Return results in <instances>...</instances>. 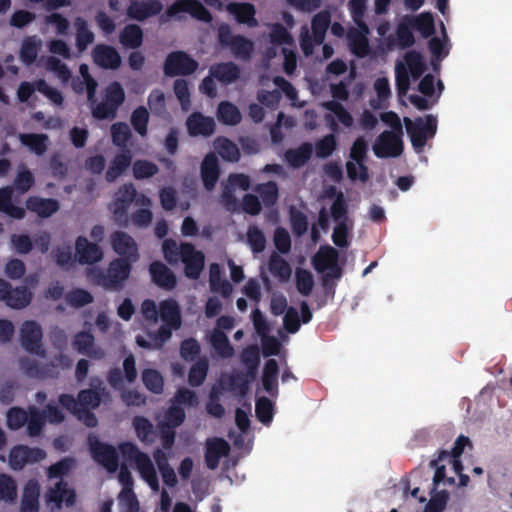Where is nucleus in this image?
<instances>
[{
  "label": "nucleus",
  "mask_w": 512,
  "mask_h": 512,
  "mask_svg": "<svg viewBox=\"0 0 512 512\" xmlns=\"http://www.w3.org/2000/svg\"><path fill=\"white\" fill-rule=\"evenodd\" d=\"M389 30L390 27L388 23H381L377 27V33L379 35L378 49L381 53H387L396 46V43L392 39L391 35H387Z\"/></svg>",
  "instance_id": "nucleus-63"
},
{
  "label": "nucleus",
  "mask_w": 512,
  "mask_h": 512,
  "mask_svg": "<svg viewBox=\"0 0 512 512\" xmlns=\"http://www.w3.org/2000/svg\"><path fill=\"white\" fill-rule=\"evenodd\" d=\"M412 25L424 36H430L434 31V19L430 13L423 12L410 18Z\"/></svg>",
  "instance_id": "nucleus-59"
},
{
  "label": "nucleus",
  "mask_w": 512,
  "mask_h": 512,
  "mask_svg": "<svg viewBox=\"0 0 512 512\" xmlns=\"http://www.w3.org/2000/svg\"><path fill=\"white\" fill-rule=\"evenodd\" d=\"M130 264L123 260H114L110 263L107 274L98 269H90L87 273L88 280L105 289H119L130 275Z\"/></svg>",
  "instance_id": "nucleus-10"
},
{
  "label": "nucleus",
  "mask_w": 512,
  "mask_h": 512,
  "mask_svg": "<svg viewBox=\"0 0 512 512\" xmlns=\"http://www.w3.org/2000/svg\"><path fill=\"white\" fill-rule=\"evenodd\" d=\"M425 70L423 57L417 52H408L396 64V81L399 93H407L411 81L417 80Z\"/></svg>",
  "instance_id": "nucleus-11"
},
{
  "label": "nucleus",
  "mask_w": 512,
  "mask_h": 512,
  "mask_svg": "<svg viewBox=\"0 0 512 512\" xmlns=\"http://www.w3.org/2000/svg\"><path fill=\"white\" fill-rule=\"evenodd\" d=\"M12 196L13 190L11 187L0 188V212L14 219H22L25 216V210L22 207L13 205Z\"/></svg>",
  "instance_id": "nucleus-41"
},
{
  "label": "nucleus",
  "mask_w": 512,
  "mask_h": 512,
  "mask_svg": "<svg viewBox=\"0 0 512 512\" xmlns=\"http://www.w3.org/2000/svg\"><path fill=\"white\" fill-rule=\"evenodd\" d=\"M250 185V180L243 174L231 175L224 184L223 201L227 205H232L238 196L246 191Z\"/></svg>",
  "instance_id": "nucleus-30"
},
{
  "label": "nucleus",
  "mask_w": 512,
  "mask_h": 512,
  "mask_svg": "<svg viewBox=\"0 0 512 512\" xmlns=\"http://www.w3.org/2000/svg\"><path fill=\"white\" fill-rule=\"evenodd\" d=\"M155 461L158 465L162 479L167 486L173 487L177 483L174 470L167 464V456L163 450H157L154 453Z\"/></svg>",
  "instance_id": "nucleus-46"
},
{
  "label": "nucleus",
  "mask_w": 512,
  "mask_h": 512,
  "mask_svg": "<svg viewBox=\"0 0 512 512\" xmlns=\"http://www.w3.org/2000/svg\"><path fill=\"white\" fill-rule=\"evenodd\" d=\"M182 13H189L198 20L209 21L210 14L208 11L195 0H178L167 10L169 17H180Z\"/></svg>",
  "instance_id": "nucleus-26"
},
{
  "label": "nucleus",
  "mask_w": 512,
  "mask_h": 512,
  "mask_svg": "<svg viewBox=\"0 0 512 512\" xmlns=\"http://www.w3.org/2000/svg\"><path fill=\"white\" fill-rule=\"evenodd\" d=\"M324 107L330 111V114L327 115V118L331 120V126L335 127L336 122L334 118L342 124L344 127H351L353 125V117L351 114L345 110L339 103L335 101H330L324 104Z\"/></svg>",
  "instance_id": "nucleus-42"
},
{
  "label": "nucleus",
  "mask_w": 512,
  "mask_h": 512,
  "mask_svg": "<svg viewBox=\"0 0 512 512\" xmlns=\"http://www.w3.org/2000/svg\"><path fill=\"white\" fill-rule=\"evenodd\" d=\"M219 169L217 158L213 154H208L201 165V177L207 190H211L218 180Z\"/></svg>",
  "instance_id": "nucleus-39"
},
{
  "label": "nucleus",
  "mask_w": 512,
  "mask_h": 512,
  "mask_svg": "<svg viewBox=\"0 0 512 512\" xmlns=\"http://www.w3.org/2000/svg\"><path fill=\"white\" fill-rule=\"evenodd\" d=\"M137 196L132 185L120 187L109 204L110 211L118 220H121L126 217L130 203H135Z\"/></svg>",
  "instance_id": "nucleus-24"
},
{
  "label": "nucleus",
  "mask_w": 512,
  "mask_h": 512,
  "mask_svg": "<svg viewBox=\"0 0 512 512\" xmlns=\"http://www.w3.org/2000/svg\"><path fill=\"white\" fill-rule=\"evenodd\" d=\"M90 448L97 462L108 471L114 472L117 469L116 451L113 447L98 441L94 436L89 437Z\"/></svg>",
  "instance_id": "nucleus-25"
},
{
  "label": "nucleus",
  "mask_w": 512,
  "mask_h": 512,
  "mask_svg": "<svg viewBox=\"0 0 512 512\" xmlns=\"http://www.w3.org/2000/svg\"><path fill=\"white\" fill-rule=\"evenodd\" d=\"M187 131L193 137H209L215 131V121L213 118L195 112L186 120Z\"/></svg>",
  "instance_id": "nucleus-28"
},
{
  "label": "nucleus",
  "mask_w": 512,
  "mask_h": 512,
  "mask_svg": "<svg viewBox=\"0 0 512 512\" xmlns=\"http://www.w3.org/2000/svg\"><path fill=\"white\" fill-rule=\"evenodd\" d=\"M159 198L161 206L165 210H172L177 207V204L182 210H187L190 206L186 201L177 202L175 192L172 188H163L159 193Z\"/></svg>",
  "instance_id": "nucleus-60"
},
{
  "label": "nucleus",
  "mask_w": 512,
  "mask_h": 512,
  "mask_svg": "<svg viewBox=\"0 0 512 512\" xmlns=\"http://www.w3.org/2000/svg\"><path fill=\"white\" fill-rule=\"evenodd\" d=\"M143 39L142 30L137 25H128L120 34V42L127 48H137Z\"/></svg>",
  "instance_id": "nucleus-51"
},
{
  "label": "nucleus",
  "mask_w": 512,
  "mask_h": 512,
  "mask_svg": "<svg viewBox=\"0 0 512 512\" xmlns=\"http://www.w3.org/2000/svg\"><path fill=\"white\" fill-rule=\"evenodd\" d=\"M150 274L152 276V280L158 286L165 288L167 290H171L176 286V276L174 273L163 263L161 262H153L150 265Z\"/></svg>",
  "instance_id": "nucleus-33"
},
{
  "label": "nucleus",
  "mask_w": 512,
  "mask_h": 512,
  "mask_svg": "<svg viewBox=\"0 0 512 512\" xmlns=\"http://www.w3.org/2000/svg\"><path fill=\"white\" fill-rule=\"evenodd\" d=\"M442 35L440 38H432L429 42V48L432 55L437 59L445 58L449 53V41L445 31L444 24L441 23Z\"/></svg>",
  "instance_id": "nucleus-54"
},
{
  "label": "nucleus",
  "mask_w": 512,
  "mask_h": 512,
  "mask_svg": "<svg viewBox=\"0 0 512 512\" xmlns=\"http://www.w3.org/2000/svg\"><path fill=\"white\" fill-rule=\"evenodd\" d=\"M219 39L239 57H247L253 51V43L241 36H231L228 26L223 25L219 28Z\"/></svg>",
  "instance_id": "nucleus-27"
},
{
  "label": "nucleus",
  "mask_w": 512,
  "mask_h": 512,
  "mask_svg": "<svg viewBox=\"0 0 512 512\" xmlns=\"http://www.w3.org/2000/svg\"><path fill=\"white\" fill-rule=\"evenodd\" d=\"M198 62L183 51H174L167 55L164 73L167 76L189 75L198 68Z\"/></svg>",
  "instance_id": "nucleus-19"
},
{
  "label": "nucleus",
  "mask_w": 512,
  "mask_h": 512,
  "mask_svg": "<svg viewBox=\"0 0 512 512\" xmlns=\"http://www.w3.org/2000/svg\"><path fill=\"white\" fill-rule=\"evenodd\" d=\"M214 148L228 161H236L239 158V151L236 145L225 138H218L214 141Z\"/></svg>",
  "instance_id": "nucleus-57"
},
{
  "label": "nucleus",
  "mask_w": 512,
  "mask_h": 512,
  "mask_svg": "<svg viewBox=\"0 0 512 512\" xmlns=\"http://www.w3.org/2000/svg\"><path fill=\"white\" fill-rule=\"evenodd\" d=\"M60 403L75 414L79 420L87 426L93 427L96 425L97 419L94 414L90 413V410L99 405V392L94 390H83L79 393L77 400L72 396L63 395L60 398Z\"/></svg>",
  "instance_id": "nucleus-6"
},
{
  "label": "nucleus",
  "mask_w": 512,
  "mask_h": 512,
  "mask_svg": "<svg viewBox=\"0 0 512 512\" xmlns=\"http://www.w3.org/2000/svg\"><path fill=\"white\" fill-rule=\"evenodd\" d=\"M246 391L245 380H233L231 377L224 376L218 384L214 385L211 393L210 400L207 404V412L215 417H220L224 413V408L217 401L224 397L226 393L233 395H242Z\"/></svg>",
  "instance_id": "nucleus-12"
},
{
  "label": "nucleus",
  "mask_w": 512,
  "mask_h": 512,
  "mask_svg": "<svg viewBox=\"0 0 512 512\" xmlns=\"http://www.w3.org/2000/svg\"><path fill=\"white\" fill-rule=\"evenodd\" d=\"M17 498V486L12 477L0 474V499L13 502Z\"/></svg>",
  "instance_id": "nucleus-58"
},
{
  "label": "nucleus",
  "mask_w": 512,
  "mask_h": 512,
  "mask_svg": "<svg viewBox=\"0 0 512 512\" xmlns=\"http://www.w3.org/2000/svg\"><path fill=\"white\" fill-rule=\"evenodd\" d=\"M345 167L347 176L351 181L365 183L369 179V171L365 161L347 160Z\"/></svg>",
  "instance_id": "nucleus-49"
},
{
  "label": "nucleus",
  "mask_w": 512,
  "mask_h": 512,
  "mask_svg": "<svg viewBox=\"0 0 512 512\" xmlns=\"http://www.w3.org/2000/svg\"><path fill=\"white\" fill-rule=\"evenodd\" d=\"M133 426L138 439L142 442L151 443L154 440L155 433L153 425L144 417H136Z\"/></svg>",
  "instance_id": "nucleus-55"
},
{
  "label": "nucleus",
  "mask_w": 512,
  "mask_h": 512,
  "mask_svg": "<svg viewBox=\"0 0 512 512\" xmlns=\"http://www.w3.org/2000/svg\"><path fill=\"white\" fill-rule=\"evenodd\" d=\"M217 117L219 121L226 125H236L241 120V114L238 108L227 101H223L219 104Z\"/></svg>",
  "instance_id": "nucleus-47"
},
{
  "label": "nucleus",
  "mask_w": 512,
  "mask_h": 512,
  "mask_svg": "<svg viewBox=\"0 0 512 512\" xmlns=\"http://www.w3.org/2000/svg\"><path fill=\"white\" fill-rule=\"evenodd\" d=\"M278 367L275 360H269L264 368L263 372V388L268 393H273L277 388L278 383Z\"/></svg>",
  "instance_id": "nucleus-53"
},
{
  "label": "nucleus",
  "mask_w": 512,
  "mask_h": 512,
  "mask_svg": "<svg viewBox=\"0 0 512 512\" xmlns=\"http://www.w3.org/2000/svg\"><path fill=\"white\" fill-rule=\"evenodd\" d=\"M229 445L222 439H211L207 442L206 462L209 468L214 469L218 466L222 457L228 454Z\"/></svg>",
  "instance_id": "nucleus-37"
},
{
  "label": "nucleus",
  "mask_w": 512,
  "mask_h": 512,
  "mask_svg": "<svg viewBox=\"0 0 512 512\" xmlns=\"http://www.w3.org/2000/svg\"><path fill=\"white\" fill-rule=\"evenodd\" d=\"M173 89L182 109L187 111L190 107L189 83L184 79H177L174 82Z\"/></svg>",
  "instance_id": "nucleus-62"
},
{
  "label": "nucleus",
  "mask_w": 512,
  "mask_h": 512,
  "mask_svg": "<svg viewBox=\"0 0 512 512\" xmlns=\"http://www.w3.org/2000/svg\"><path fill=\"white\" fill-rule=\"evenodd\" d=\"M383 122L392 127L391 131H384L375 140L372 150L378 158L397 157L403 151L401 140L402 128L398 116L393 112L381 115Z\"/></svg>",
  "instance_id": "nucleus-4"
},
{
  "label": "nucleus",
  "mask_w": 512,
  "mask_h": 512,
  "mask_svg": "<svg viewBox=\"0 0 512 512\" xmlns=\"http://www.w3.org/2000/svg\"><path fill=\"white\" fill-rule=\"evenodd\" d=\"M142 381L146 388L153 393H160L163 390V377L154 369H145L142 372Z\"/></svg>",
  "instance_id": "nucleus-56"
},
{
  "label": "nucleus",
  "mask_w": 512,
  "mask_h": 512,
  "mask_svg": "<svg viewBox=\"0 0 512 512\" xmlns=\"http://www.w3.org/2000/svg\"><path fill=\"white\" fill-rule=\"evenodd\" d=\"M418 90L423 97L411 95L410 102L418 109H427L434 104L442 91L440 81L435 80L432 75L424 76L418 84Z\"/></svg>",
  "instance_id": "nucleus-18"
},
{
  "label": "nucleus",
  "mask_w": 512,
  "mask_h": 512,
  "mask_svg": "<svg viewBox=\"0 0 512 512\" xmlns=\"http://www.w3.org/2000/svg\"><path fill=\"white\" fill-rule=\"evenodd\" d=\"M26 425V432L32 437V406H28L27 411L12 407L7 412V426L16 430Z\"/></svg>",
  "instance_id": "nucleus-32"
},
{
  "label": "nucleus",
  "mask_w": 512,
  "mask_h": 512,
  "mask_svg": "<svg viewBox=\"0 0 512 512\" xmlns=\"http://www.w3.org/2000/svg\"><path fill=\"white\" fill-rule=\"evenodd\" d=\"M125 100V92L118 82H113L105 87L101 92V100L92 102V115L100 120L112 119L116 116L119 106Z\"/></svg>",
  "instance_id": "nucleus-9"
},
{
  "label": "nucleus",
  "mask_w": 512,
  "mask_h": 512,
  "mask_svg": "<svg viewBox=\"0 0 512 512\" xmlns=\"http://www.w3.org/2000/svg\"><path fill=\"white\" fill-rule=\"evenodd\" d=\"M226 10L233 15L240 23L250 27H256L258 22L255 18V8L248 3H231L227 5Z\"/></svg>",
  "instance_id": "nucleus-36"
},
{
  "label": "nucleus",
  "mask_w": 512,
  "mask_h": 512,
  "mask_svg": "<svg viewBox=\"0 0 512 512\" xmlns=\"http://www.w3.org/2000/svg\"><path fill=\"white\" fill-rule=\"evenodd\" d=\"M110 245L114 252L121 256V260L134 263L139 259L138 246L136 241L127 233L122 231L110 235Z\"/></svg>",
  "instance_id": "nucleus-20"
},
{
  "label": "nucleus",
  "mask_w": 512,
  "mask_h": 512,
  "mask_svg": "<svg viewBox=\"0 0 512 512\" xmlns=\"http://www.w3.org/2000/svg\"><path fill=\"white\" fill-rule=\"evenodd\" d=\"M210 74L221 83L229 84L238 78L239 70L234 64L225 63L211 66Z\"/></svg>",
  "instance_id": "nucleus-43"
},
{
  "label": "nucleus",
  "mask_w": 512,
  "mask_h": 512,
  "mask_svg": "<svg viewBox=\"0 0 512 512\" xmlns=\"http://www.w3.org/2000/svg\"><path fill=\"white\" fill-rule=\"evenodd\" d=\"M300 312H301V320L299 318L297 309H295L293 307H290L287 309L284 319H283V324H284L285 329L288 332H290V333L297 332L300 327L301 322L308 323L311 320L312 314H311L309 307L307 306V304L305 302H303L301 304Z\"/></svg>",
  "instance_id": "nucleus-34"
},
{
  "label": "nucleus",
  "mask_w": 512,
  "mask_h": 512,
  "mask_svg": "<svg viewBox=\"0 0 512 512\" xmlns=\"http://www.w3.org/2000/svg\"><path fill=\"white\" fill-rule=\"evenodd\" d=\"M141 312L147 320L154 323L159 317L162 324L157 333L148 335V339L137 336L136 343L139 347L158 349L170 339L172 332L181 326L180 307L178 302L173 299L161 301L159 306L155 301L147 299L141 305Z\"/></svg>",
  "instance_id": "nucleus-1"
},
{
  "label": "nucleus",
  "mask_w": 512,
  "mask_h": 512,
  "mask_svg": "<svg viewBox=\"0 0 512 512\" xmlns=\"http://www.w3.org/2000/svg\"><path fill=\"white\" fill-rule=\"evenodd\" d=\"M93 59L95 63L104 68L114 69L121 63V57L118 52L105 45H98L93 50Z\"/></svg>",
  "instance_id": "nucleus-35"
},
{
  "label": "nucleus",
  "mask_w": 512,
  "mask_h": 512,
  "mask_svg": "<svg viewBox=\"0 0 512 512\" xmlns=\"http://www.w3.org/2000/svg\"><path fill=\"white\" fill-rule=\"evenodd\" d=\"M75 259L80 264H94L103 259V252L98 245L79 237L75 243Z\"/></svg>",
  "instance_id": "nucleus-29"
},
{
  "label": "nucleus",
  "mask_w": 512,
  "mask_h": 512,
  "mask_svg": "<svg viewBox=\"0 0 512 512\" xmlns=\"http://www.w3.org/2000/svg\"><path fill=\"white\" fill-rule=\"evenodd\" d=\"M118 480L123 488L117 498L115 505L106 504L103 512H139V503L133 492L131 473L122 466L118 475Z\"/></svg>",
  "instance_id": "nucleus-13"
},
{
  "label": "nucleus",
  "mask_w": 512,
  "mask_h": 512,
  "mask_svg": "<svg viewBox=\"0 0 512 512\" xmlns=\"http://www.w3.org/2000/svg\"><path fill=\"white\" fill-rule=\"evenodd\" d=\"M71 467L72 462L70 460H64L49 468V478L51 480L54 479L55 482L52 484L54 487L50 488L47 492L46 498L49 503H54L57 507L61 504L70 506L74 503V492L69 489L67 484L61 479Z\"/></svg>",
  "instance_id": "nucleus-8"
},
{
  "label": "nucleus",
  "mask_w": 512,
  "mask_h": 512,
  "mask_svg": "<svg viewBox=\"0 0 512 512\" xmlns=\"http://www.w3.org/2000/svg\"><path fill=\"white\" fill-rule=\"evenodd\" d=\"M184 419L185 413L183 409L173 403L164 418L159 420V426L161 429L175 428L181 425Z\"/></svg>",
  "instance_id": "nucleus-50"
},
{
  "label": "nucleus",
  "mask_w": 512,
  "mask_h": 512,
  "mask_svg": "<svg viewBox=\"0 0 512 512\" xmlns=\"http://www.w3.org/2000/svg\"><path fill=\"white\" fill-rule=\"evenodd\" d=\"M400 488L406 496L410 495L424 504L422 512H444L450 499V495L446 490L439 489L436 486L431 489L429 500H427L424 495L418 496L419 488H410L406 480L401 482Z\"/></svg>",
  "instance_id": "nucleus-15"
},
{
  "label": "nucleus",
  "mask_w": 512,
  "mask_h": 512,
  "mask_svg": "<svg viewBox=\"0 0 512 512\" xmlns=\"http://www.w3.org/2000/svg\"><path fill=\"white\" fill-rule=\"evenodd\" d=\"M32 457V448L28 446H15L9 453V465L13 470H20Z\"/></svg>",
  "instance_id": "nucleus-48"
},
{
  "label": "nucleus",
  "mask_w": 512,
  "mask_h": 512,
  "mask_svg": "<svg viewBox=\"0 0 512 512\" xmlns=\"http://www.w3.org/2000/svg\"><path fill=\"white\" fill-rule=\"evenodd\" d=\"M162 251L164 258L170 264H176L179 261L183 264V272L187 278L196 280L200 277L205 263L203 252L196 250L188 243L178 245L174 240H165Z\"/></svg>",
  "instance_id": "nucleus-2"
},
{
  "label": "nucleus",
  "mask_w": 512,
  "mask_h": 512,
  "mask_svg": "<svg viewBox=\"0 0 512 512\" xmlns=\"http://www.w3.org/2000/svg\"><path fill=\"white\" fill-rule=\"evenodd\" d=\"M120 454L133 461L141 479L154 491L159 490V482L154 464L150 457L141 452L133 443L124 442L118 446Z\"/></svg>",
  "instance_id": "nucleus-7"
},
{
  "label": "nucleus",
  "mask_w": 512,
  "mask_h": 512,
  "mask_svg": "<svg viewBox=\"0 0 512 512\" xmlns=\"http://www.w3.org/2000/svg\"><path fill=\"white\" fill-rule=\"evenodd\" d=\"M338 253L332 247H322L314 258V267L322 273L325 278H339L340 267L337 263Z\"/></svg>",
  "instance_id": "nucleus-22"
},
{
  "label": "nucleus",
  "mask_w": 512,
  "mask_h": 512,
  "mask_svg": "<svg viewBox=\"0 0 512 512\" xmlns=\"http://www.w3.org/2000/svg\"><path fill=\"white\" fill-rule=\"evenodd\" d=\"M210 290L223 297H229L233 291L232 285L221 279V268L218 264H211L209 267Z\"/></svg>",
  "instance_id": "nucleus-40"
},
{
  "label": "nucleus",
  "mask_w": 512,
  "mask_h": 512,
  "mask_svg": "<svg viewBox=\"0 0 512 512\" xmlns=\"http://www.w3.org/2000/svg\"><path fill=\"white\" fill-rule=\"evenodd\" d=\"M337 141L334 135H326L315 145L316 156L326 158L332 155L336 149Z\"/></svg>",
  "instance_id": "nucleus-64"
},
{
  "label": "nucleus",
  "mask_w": 512,
  "mask_h": 512,
  "mask_svg": "<svg viewBox=\"0 0 512 512\" xmlns=\"http://www.w3.org/2000/svg\"><path fill=\"white\" fill-rule=\"evenodd\" d=\"M209 341L220 357L226 358L233 355V348L230 346L226 335L222 331L213 330L210 334Z\"/></svg>",
  "instance_id": "nucleus-45"
},
{
  "label": "nucleus",
  "mask_w": 512,
  "mask_h": 512,
  "mask_svg": "<svg viewBox=\"0 0 512 512\" xmlns=\"http://www.w3.org/2000/svg\"><path fill=\"white\" fill-rule=\"evenodd\" d=\"M32 298V293L26 287L12 288L11 284L0 278V300L14 309L26 307Z\"/></svg>",
  "instance_id": "nucleus-21"
},
{
  "label": "nucleus",
  "mask_w": 512,
  "mask_h": 512,
  "mask_svg": "<svg viewBox=\"0 0 512 512\" xmlns=\"http://www.w3.org/2000/svg\"><path fill=\"white\" fill-rule=\"evenodd\" d=\"M269 45L265 50V57L268 59L275 57L278 48H281L284 57V70L287 74H291L296 68V56L293 39L289 33L280 25H272Z\"/></svg>",
  "instance_id": "nucleus-5"
},
{
  "label": "nucleus",
  "mask_w": 512,
  "mask_h": 512,
  "mask_svg": "<svg viewBox=\"0 0 512 512\" xmlns=\"http://www.w3.org/2000/svg\"><path fill=\"white\" fill-rule=\"evenodd\" d=\"M407 133L410 137L413 148L416 152H421L426 144V140L435 135L437 129L436 118L427 115L412 121L409 118L404 119Z\"/></svg>",
  "instance_id": "nucleus-14"
},
{
  "label": "nucleus",
  "mask_w": 512,
  "mask_h": 512,
  "mask_svg": "<svg viewBox=\"0 0 512 512\" xmlns=\"http://www.w3.org/2000/svg\"><path fill=\"white\" fill-rule=\"evenodd\" d=\"M162 10V4L158 0L133 1L128 8V15L132 19L142 21L158 14Z\"/></svg>",
  "instance_id": "nucleus-31"
},
{
  "label": "nucleus",
  "mask_w": 512,
  "mask_h": 512,
  "mask_svg": "<svg viewBox=\"0 0 512 512\" xmlns=\"http://www.w3.org/2000/svg\"><path fill=\"white\" fill-rule=\"evenodd\" d=\"M330 23L328 12L318 13L312 21V35L308 28L304 27L301 32V47L305 55L313 53L314 47L320 45L324 39L326 30Z\"/></svg>",
  "instance_id": "nucleus-17"
},
{
  "label": "nucleus",
  "mask_w": 512,
  "mask_h": 512,
  "mask_svg": "<svg viewBox=\"0 0 512 512\" xmlns=\"http://www.w3.org/2000/svg\"><path fill=\"white\" fill-rule=\"evenodd\" d=\"M131 163V156L124 152L119 155H117L113 161L111 162L106 177L109 181H114L117 179L124 170L130 165Z\"/></svg>",
  "instance_id": "nucleus-52"
},
{
  "label": "nucleus",
  "mask_w": 512,
  "mask_h": 512,
  "mask_svg": "<svg viewBox=\"0 0 512 512\" xmlns=\"http://www.w3.org/2000/svg\"><path fill=\"white\" fill-rule=\"evenodd\" d=\"M368 34L369 28L365 23H355L347 34L350 50L358 57H365L369 53Z\"/></svg>",
  "instance_id": "nucleus-23"
},
{
  "label": "nucleus",
  "mask_w": 512,
  "mask_h": 512,
  "mask_svg": "<svg viewBox=\"0 0 512 512\" xmlns=\"http://www.w3.org/2000/svg\"><path fill=\"white\" fill-rule=\"evenodd\" d=\"M137 211L133 215V223L138 227H147L152 221V202L145 195H138L135 199Z\"/></svg>",
  "instance_id": "nucleus-38"
},
{
  "label": "nucleus",
  "mask_w": 512,
  "mask_h": 512,
  "mask_svg": "<svg viewBox=\"0 0 512 512\" xmlns=\"http://www.w3.org/2000/svg\"><path fill=\"white\" fill-rule=\"evenodd\" d=\"M312 145L305 143L296 149H291L286 152L285 159L287 163L292 167L303 166L311 157Z\"/></svg>",
  "instance_id": "nucleus-44"
},
{
  "label": "nucleus",
  "mask_w": 512,
  "mask_h": 512,
  "mask_svg": "<svg viewBox=\"0 0 512 512\" xmlns=\"http://www.w3.org/2000/svg\"><path fill=\"white\" fill-rule=\"evenodd\" d=\"M433 467V484L438 488L440 485L464 488L470 482L469 476L463 472L461 459L454 456L440 454L434 461Z\"/></svg>",
  "instance_id": "nucleus-3"
},
{
  "label": "nucleus",
  "mask_w": 512,
  "mask_h": 512,
  "mask_svg": "<svg viewBox=\"0 0 512 512\" xmlns=\"http://www.w3.org/2000/svg\"><path fill=\"white\" fill-rule=\"evenodd\" d=\"M330 216L335 224L333 232V242L337 246H346V237L348 231L351 229V223L346 214L344 197L342 194H338L335 197V199H333V201L331 202Z\"/></svg>",
  "instance_id": "nucleus-16"
},
{
  "label": "nucleus",
  "mask_w": 512,
  "mask_h": 512,
  "mask_svg": "<svg viewBox=\"0 0 512 512\" xmlns=\"http://www.w3.org/2000/svg\"><path fill=\"white\" fill-rule=\"evenodd\" d=\"M270 271L280 280L286 281L291 276V267L278 255H273L269 263Z\"/></svg>",
  "instance_id": "nucleus-61"
}]
</instances>
